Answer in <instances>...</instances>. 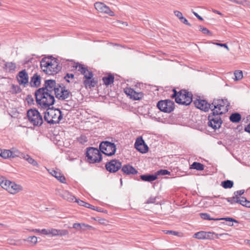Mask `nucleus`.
<instances>
[{
  "mask_svg": "<svg viewBox=\"0 0 250 250\" xmlns=\"http://www.w3.org/2000/svg\"><path fill=\"white\" fill-rule=\"evenodd\" d=\"M54 95L53 93L43 91V89H37L35 93L37 104L42 108H49V106L55 103Z\"/></svg>",
  "mask_w": 250,
  "mask_h": 250,
  "instance_id": "f257e3e1",
  "label": "nucleus"
},
{
  "mask_svg": "<svg viewBox=\"0 0 250 250\" xmlns=\"http://www.w3.org/2000/svg\"><path fill=\"white\" fill-rule=\"evenodd\" d=\"M40 65L42 70L48 75L55 74L62 69L58 60L54 58L53 59L50 58H43L41 61Z\"/></svg>",
  "mask_w": 250,
  "mask_h": 250,
  "instance_id": "f03ea898",
  "label": "nucleus"
},
{
  "mask_svg": "<svg viewBox=\"0 0 250 250\" xmlns=\"http://www.w3.org/2000/svg\"><path fill=\"white\" fill-rule=\"evenodd\" d=\"M62 117V113L60 109L52 107L47 108L44 112L43 119L48 124L54 125L59 124Z\"/></svg>",
  "mask_w": 250,
  "mask_h": 250,
  "instance_id": "7ed1b4c3",
  "label": "nucleus"
},
{
  "mask_svg": "<svg viewBox=\"0 0 250 250\" xmlns=\"http://www.w3.org/2000/svg\"><path fill=\"white\" fill-rule=\"evenodd\" d=\"M229 103L227 99H214L211 103V112L223 115L228 111Z\"/></svg>",
  "mask_w": 250,
  "mask_h": 250,
  "instance_id": "20e7f679",
  "label": "nucleus"
},
{
  "mask_svg": "<svg viewBox=\"0 0 250 250\" xmlns=\"http://www.w3.org/2000/svg\"><path fill=\"white\" fill-rule=\"evenodd\" d=\"M26 117L29 123L34 126H41L43 123L42 116L35 108L27 111Z\"/></svg>",
  "mask_w": 250,
  "mask_h": 250,
  "instance_id": "39448f33",
  "label": "nucleus"
},
{
  "mask_svg": "<svg viewBox=\"0 0 250 250\" xmlns=\"http://www.w3.org/2000/svg\"><path fill=\"white\" fill-rule=\"evenodd\" d=\"M86 161L90 164L99 163L102 159L100 151L96 148L89 147L86 148L85 153Z\"/></svg>",
  "mask_w": 250,
  "mask_h": 250,
  "instance_id": "423d86ee",
  "label": "nucleus"
},
{
  "mask_svg": "<svg viewBox=\"0 0 250 250\" xmlns=\"http://www.w3.org/2000/svg\"><path fill=\"white\" fill-rule=\"evenodd\" d=\"M59 87L56 89L54 95L57 99L61 101H64L72 103L71 92L66 89L65 87L58 84Z\"/></svg>",
  "mask_w": 250,
  "mask_h": 250,
  "instance_id": "0eeeda50",
  "label": "nucleus"
},
{
  "mask_svg": "<svg viewBox=\"0 0 250 250\" xmlns=\"http://www.w3.org/2000/svg\"><path fill=\"white\" fill-rule=\"evenodd\" d=\"M192 101V94L185 89L179 91V95L175 98V102L179 104L188 105Z\"/></svg>",
  "mask_w": 250,
  "mask_h": 250,
  "instance_id": "6e6552de",
  "label": "nucleus"
},
{
  "mask_svg": "<svg viewBox=\"0 0 250 250\" xmlns=\"http://www.w3.org/2000/svg\"><path fill=\"white\" fill-rule=\"evenodd\" d=\"M100 151L106 156L113 155L116 151V146L114 143L108 141L102 142L99 146Z\"/></svg>",
  "mask_w": 250,
  "mask_h": 250,
  "instance_id": "1a4fd4ad",
  "label": "nucleus"
},
{
  "mask_svg": "<svg viewBox=\"0 0 250 250\" xmlns=\"http://www.w3.org/2000/svg\"><path fill=\"white\" fill-rule=\"evenodd\" d=\"M220 115H222L211 112L208 116V126L215 130L219 128L223 122Z\"/></svg>",
  "mask_w": 250,
  "mask_h": 250,
  "instance_id": "9d476101",
  "label": "nucleus"
},
{
  "mask_svg": "<svg viewBox=\"0 0 250 250\" xmlns=\"http://www.w3.org/2000/svg\"><path fill=\"white\" fill-rule=\"evenodd\" d=\"M174 105V103L169 99L161 100L157 104V107L160 111L168 113L173 111Z\"/></svg>",
  "mask_w": 250,
  "mask_h": 250,
  "instance_id": "9b49d317",
  "label": "nucleus"
},
{
  "mask_svg": "<svg viewBox=\"0 0 250 250\" xmlns=\"http://www.w3.org/2000/svg\"><path fill=\"white\" fill-rule=\"evenodd\" d=\"M106 169L110 173H115L122 167V163L118 160L113 159L106 163Z\"/></svg>",
  "mask_w": 250,
  "mask_h": 250,
  "instance_id": "f8f14e48",
  "label": "nucleus"
},
{
  "mask_svg": "<svg viewBox=\"0 0 250 250\" xmlns=\"http://www.w3.org/2000/svg\"><path fill=\"white\" fill-rule=\"evenodd\" d=\"M59 87L56 81L53 80H47L45 81L43 86L39 89H43V91L48 92L50 93L55 94L56 89Z\"/></svg>",
  "mask_w": 250,
  "mask_h": 250,
  "instance_id": "ddd939ff",
  "label": "nucleus"
},
{
  "mask_svg": "<svg viewBox=\"0 0 250 250\" xmlns=\"http://www.w3.org/2000/svg\"><path fill=\"white\" fill-rule=\"evenodd\" d=\"M95 9L101 13L108 14L110 16H114V13L111 11L110 8L101 2H96L94 4Z\"/></svg>",
  "mask_w": 250,
  "mask_h": 250,
  "instance_id": "4468645a",
  "label": "nucleus"
},
{
  "mask_svg": "<svg viewBox=\"0 0 250 250\" xmlns=\"http://www.w3.org/2000/svg\"><path fill=\"white\" fill-rule=\"evenodd\" d=\"M76 69H78V70L84 76V78L85 80L91 79L93 77V74L91 71H89L87 69V67H84L83 65L80 64L79 63H76L73 66Z\"/></svg>",
  "mask_w": 250,
  "mask_h": 250,
  "instance_id": "2eb2a0df",
  "label": "nucleus"
},
{
  "mask_svg": "<svg viewBox=\"0 0 250 250\" xmlns=\"http://www.w3.org/2000/svg\"><path fill=\"white\" fill-rule=\"evenodd\" d=\"M19 83L25 87L29 83V76L25 69L20 71L17 76Z\"/></svg>",
  "mask_w": 250,
  "mask_h": 250,
  "instance_id": "dca6fc26",
  "label": "nucleus"
},
{
  "mask_svg": "<svg viewBox=\"0 0 250 250\" xmlns=\"http://www.w3.org/2000/svg\"><path fill=\"white\" fill-rule=\"evenodd\" d=\"M194 104L196 107L205 112L208 111L211 108V104L205 100L197 99L194 101Z\"/></svg>",
  "mask_w": 250,
  "mask_h": 250,
  "instance_id": "f3484780",
  "label": "nucleus"
},
{
  "mask_svg": "<svg viewBox=\"0 0 250 250\" xmlns=\"http://www.w3.org/2000/svg\"><path fill=\"white\" fill-rule=\"evenodd\" d=\"M134 146L135 148L142 153H145L148 150V147L145 144L142 137L137 138Z\"/></svg>",
  "mask_w": 250,
  "mask_h": 250,
  "instance_id": "a211bd4d",
  "label": "nucleus"
},
{
  "mask_svg": "<svg viewBox=\"0 0 250 250\" xmlns=\"http://www.w3.org/2000/svg\"><path fill=\"white\" fill-rule=\"evenodd\" d=\"M134 146L135 148L142 153H145L148 150V147L145 144L142 137L137 138Z\"/></svg>",
  "mask_w": 250,
  "mask_h": 250,
  "instance_id": "6ab92c4d",
  "label": "nucleus"
},
{
  "mask_svg": "<svg viewBox=\"0 0 250 250\" xmlns=\"http://www.w3.org/2000/svg\"><path fill=\"white\" fill-rule=\"evenodd\" d=\"M124 91L126 95L134 100H140L143 98L144 95L142 92H137L131 88H126L125 89Z\"/></svg>",
  "mask_w": 250,
  "mask_h": 250,
  "instance_id": "aec40b11",
  "label": "nucleus"
},
{
  "mask_svg": "<svg viewBox=\"0 0 250 250\" xmlns=\"http://www.w3.org/2000/svg\"><path fill=\"white\" fill-rule=\"evenodd\" d=\"M122 171L126 175L136 174L138 171L131 165L129 164L125 165L121 167Z\"/></svg>",
  "mask_w": 250,
  "mask_h": 250,
  "instance_id": "412c9836",
  "label": "nucleus"
},
{
  "mask_svg": "<svg viewBox=\"0 0 250 250\" xmlns=\"http://www.w3.org/2000/svg\"><path fill=\"white\" fill-rule=\"evenodd\" d=\"M41 78L37 73L34 74L31 78L30 85L32 87H38L41 84Z\"/></svg>",
  "mask_w": 250,
  "mask_h": 250,
  "instance_id": "4be33fe9",
  "label": "nucleus"
},
{
  "mask_svg": "<svg viewBox=\"0 0 250 250\" xmlns=\"http://www.w3.org/2000/svg\"><path fill=\"white\" fill-rule=\"evenodd\" d=\"M22 190L21 186L11 182L10 187L8 188L7 191L11 194H16Z\"/></svg>",
  "mask_w": 250,
  "mask_h": 250,
  "instance_id": "5701e85b",
  "label": "nucleus"
},
{
  "mask_svg": "<svg viewBox=\"0 0 250 250\" xmlns=\"http://www.w3.org/2000/svg\"><path fill=\"white\" fill-rule=\"evenodd\" d=\"M67 234V231L66 230L50 229H48V235H50L53 236L58 235L63 236Z\"/></svg>",
  "mask_w": 250,
  "mask_h": 250,
  "instance_id": "b1692460",
  "label": "nucleus"
},
{
  "mask_svg": "<svg viewBox=\"0 0 250 250\" xmlns=\"http://www.w3.org/2000/svg\"><path fill=\"white\" fill-rule=\"evenodd\" d=\"M50 173L61 183H64L65 182V177L58 170L52 169Z\"/></svg>",
  "mask_w": 250,
  "mask_h": 250,
  "instance_id": "393cba45",
  "label": "nucleus"
},
{
  "mask_svg": "<svg viewBox=\"0 0 250 250\" xmlns=\"http://www.w3.org/2000/svg\"><path fill=\"white\" fill-rule=\"evenodd\" d=\"M140 179L143 181L151 182L157 179V177L155 174H144L140 176Z\"/></svg>",
  "mask_w": 250,
  "mask_h": 250,
  "instance_id": "a878e982",
  "label": "nucleus"
},
{
  "mask_svg": "<svg viewBox=\"0 0 250 250\" xmlns=\"http://www.w3.org/2000/svg\"><path fill=\"white\" fill-rule=\"evenodd\" d=\"M60 195L64 199L70 202H73L74 200L76 198L74 196L72 195L69 192L66 190L62 191Z\"/></svg>",
  "mask_w": 250,
  "mask_h": 250,
  "instance_id": "bb28decb",
  "label": "nucleus"
},
{
  "mask_svg": "<svg viewBox=\"0 0 250 250\" xmlns=\"http://www.w3.org/2000/svg\"><path fill=\"white\" fill-rule=\"evenodd\" d=\"M83 84L86 88H91L95 86L97 83V81L94 78H91V79H87L83 81Z\"/></svg>",
  "mask_w": 250,
  "mask_h": 250,
  "instance_id": "cd10ccee",
  "label": "nucleus"
},
{
  "mask_svg": "<svg viewBox=\"0 0 250 250\" xmlns=\"http://www.w3.org/2000/svg\"><path fill=\"white\" fill-rule=\"evenodd\" d=\"M21 158L25 160L27 162H28L29 164L32 165L33 166H35L38 167L39 166L37 162L28 154L24 153Z\"/></svg>",
  "mask_w": 250,
  "mask_h": 250,
  "instance_id": "c85d7f7f",
  "label": "nucleus"
},
{
  "mask_svg": "<svg viewBox=\"0 0 250 250\" xmlns=\"http://www.w3.org/2000/svg\"><path fill=\"white\" fill-rule=\"evenodd\" d=\"M230 121L234 123H239L241 120V115L238 112L232 113L229 117Z\"/></svg>",
  "mask_w": 250,
  "mask_h": 250,
  "instance_id": "c756f323",
  "label": "nucleus"
},
{
  "mask_svg": "<svg viewBox=\"0 0 250 250\" xmlns=\"http://www.w3.org/2000/svg\"><path fill=\"white\" fill-rule=\"evenodd\" d=\"M0 186L2 188L7 190L8 188L10 186L11 181L6 179L3 177H0Z\"/></svg>",
  "mask_w": 250,
  "mask_h": 250,
  "instance_id": "7c9ffc66",
  "label": "nucleus"
},
{
  "mask_svg": "<svg viewBox=\"0 0 250 250\" xmlns=\"http://www.w3.org/2000/svg\"><path fill=\"white\" fill-rule=\"evenodd\" d=\"M104 84L106 85H109L113 83L114 80V77L112 75H109L107 77H104L102 78Z\"/></svg>",
  "mask_w": 250,
  "mask_h": 250,
  "instance_id": "2f4dec72",
  "label": "nucleus"
},
{
  "mask_svg": "<svg viewBox=\"0 0 250 250\" xmlns=\"http://www.w3.org/2000/svg\"><path fill=\"white\" fill-rule=\"evenodd\" d=\"M205 166L203 164L194 162L192 163V164L190 166V168L196 169L197 170H204Z\"/></svg>",
  "mask_w": 250,
  "mask_h": 250,
  "instance_id": "473e14b6",
  "label": "nucleus"
},
{
  "mask_svg": "<svg viewBox=\"0 0 250 250\" xmlns=\"http://www.w3.org/2000/svg\"><path fill=\"white\" fill-rule=\"evenodd\" d=\"M11 152V157L15 158V157H20L22 158L24 153L20 152L18 149L13 148L10 150Z\"/></svg>",
  "mask_w": 250,
  "mask_h": 250,
  "instance_id": "72a5a7b5",
  "label": "nucleus"
},
{
  "mask_svg": "<svg viewBox=\"0 0 250 250\" xmlns=\"http://www.w3.org/2000/svg\"><path fill=\"white\" fill-rule=\"evenodd\" d=\"M6 67L8 69V71L11 72L14 71L16 68V63L13 62H6L4 64V67Z\"/></svg>",
  "mask_w": 250,
  "mask_h": 250,
  "instance_id": "f704fd0d",
  "label": "nucleus"
},
{
  "mask_svg": "<svg viewBox=\"0 0 250 250\" xmlns=\"http://www.w3.org/2000/svg\"><path fill=\"white\" fill-rule=\"evenodd\" d=\"M221 186L224 188H230L233 186V182L232 181L227 180L221 182Z\"/></svg>",
  "mask_w": 250,
  "mask_h": 250,
  "instance_id": "c9c22d12",
  "label": "nucleus"
},
{
  "mask_svg": "<svg viewBox=\"0 0 250 250\" xmlns=\"http://www.w3.org/2000/svg\"><path fill=\"white\" fill-rule=\"evenodd\" d=\"M0 156L4 159L11 157V152L10 150L4 149L3 151L0 149Z\"/></svg>",
  "mask_w": 250,
  "mask_h": 250,
  "instance_id": "e433bc0d",
  "label": "nucleus"
},
{
  "mask_svg": "<svg viewBox=\"0 0 250 250\" xmlns=\"http://www.w3.org/2000/svg\"><path fill=\"white\" fill-rule=\"evenodd\" d=\"M206 231H201L195 233L193 237L198 239H205Z\"/></svg>",
  "mask_w": 250,
  "mask_h": 250,
  "instance_id": "4c0bfd02",
  "label": "nucleus"
},
{
  "mask_svg": "<svg viewBox=\"0 0 250 250\" xmlns=\"http://www.w3.org/2000/svg\"><path fill=\"white\" fill-rule=\"evenodd\" d=\"M200 216L204 220L217 221L215 220L216 218L210 217L209 214L207 213H200Z\"/></svg>",
  "mask_w": 250,
  "mask_h": 250,
  "instance_id": "58836bf2",
  "label": "nucleus"
},
{
  "mask_svg": "<svg viewBox=\"0 0 250 250\" xmlns=\"http://www.w3.org/2000/svg\"><path fill=\"white\" fill-rule=\"evenodd\" d=\"M11 91L12 93L17 94L20 93L21 91V89L20 86L18 85L12 84Z\"/></svg>",
  "mask_w": 250,
  "mask_h": 250,
  "instance_id": "ea45409f",
  "label": "nucleus"
},
{
  "mask_svg": "<svg viewBox=\"0 0 250 250\" xmlns=\"http://www.w3.org/2000/svg\"><path fill=\"white\" fill-rule=\"evenodd\" d=\"M155 175H170V172L167 169H160L158 170L155 173Z\"/></svg>",
  "mask_w": 250,
  "mask_h": 250,
  "instance_id": "a19ab883",
  "label": "nucleus"
},
{
  "mask_svg": "<svg viewBox=\"0 0 250 250\" xmlns=\"http://www.w3.org/2000/svg\"><path fill=\"white\" fill-rule=\"evenodd\" d=\"M235 80L236 81L240 80L243 78V73L241 70H237L234 72Z\"/></svg>",
  "mask_w": 250,
  "mask_h": 250,
  "instance_id": "79ce46f5",
  "label": "nucleus"
},
{
  "mask_svg": "<svg viewBox=\"0 0 250 250\" xmlns=\"http://www.w3.org/2000/svg\"><path fill=\"white\" fill-rule=\"evenodd\" d=\"M238 197L236 196H234L232 197H229L226 198L227 201L230 203L231 204H233L234 203H238Z\"/></svg>",
  "mask_w": 250,
  "mask_h": 250,
  "instance_id": "37998d69",
  "label": "nucleus"
},
{
  "mask_svg": "<svg viewBox=\"0 0 250 250\" xmlns=\"http://www.w3.org/2000/svg\"><path fill=\"white\" fill-rule=\"evenodd\" d=\"M214 235H215L216 236H218V234H215L214 232H206V231L205 239H213ZM217 238H218V236H217Z\"/></svg>",
  "mask_w": 250,
  "mask_h": 250,
  "instance_id": "c03bdc74",
  "label": "nucleus"
},
{
  "mask_svg": "<svg viewBox=\"0 0 250 250\" xmlns=\"http://www.w3.org/2000/svg\"><path fill=\"white\" fill-rule=\"evenodd\" d=\"M78 141L82 144H84L87 142V137L85 135H81L78 138Z\"/></svg>",
  "mask_w": 250,
  "mask_h": 250,
  "instance_id": "a18cd8bd",
  "label": "nucleus"
},
{
  "mask_svg": "<svg viewBox=\"0 0 250 250\" xmlns=\"http://www.w3.org/2000/svg\"><path fill=\"white\" fill-rule=\"evenodd\" d=\"M28 242H30L33 245H35L37 243V237L35 236H30L26 240Z\"/></svg>",
  "mask_w": 250,
  "mask_h": 250,
  "instance_id": "49530a36",
  "label": "nucleus"
},
{
  "mask_svg": "<svg viewBox=\"0 0 250 250\" xmlns=\"http://www.w3.org/2000/svg\"><path fill=\"white\" fill-rule=\"evenodd\" d=\"M247 202V199L244 197H238V203L244 207L245 204Z\"/></svg>",
  "mask_w": 250,
  "mask_h": 250,
  "instance_id": "de8ad7c7",
  "label": "nucleus"
},
{
  "mask_svg": "<svg viewBox=\"0 0 250 250\" xmlns=\"http://www.w3.org/2000/svg\"><path fill=\"white\" fill-rule=\"evenodd\" d=\"M215 220H226V221H230V222H237V221L232 218H230V217H224V218H216Z\"/></svg>",
  "mask_w": 250,
  "mask_h": 250,
  "instance_id": "09e8293b",
  "label": "nucleus"
},
{
  "mask_svg": "<svg viewBox=\"0 0 250 250\" xmlns=\"http://www.w3.org/2000/svg\"><path fill=\"white\" fill-rule=\"evenodd\" d=\"M199 30L204 34H209L210 33V32L207 28L202 27V26H199Z\"/></svg>",
  "mask_w": 250,
  "mask_h": 250,
  "instance_id": "8fccbe9b",
  "label": "nucleus"
},
{
  "mask_svg": "<svg viewBox=\"0 0 250 250\" xmlns=\"http://www.w3.org/2000/svg\"><path fill=\"white\" fill-rule=\"evenodd\" d=\"M244 192H245V190H244V189L237 190L234 192V195L236 196V197H239V196H241L242 194H243L244 193Z\"/></svg>",
  "mask_w": 250,
  "mask_h": 250,
  "instance_id": "3c124183",
  "label": "nucleus"
},
{
  "mask_svg": "<svg viewBox=\"0 0 250 250\" xmlns=\"http://www.w3.org/2000/svg\"><path fill=\"white\" fill-rule=\"evenodd\" d=\"M74 77V74H69V73H67L65 76L64 77V79L66 80V82H67L68 83H69L70 81L69 80V79L70 78H71V79H73Z\"/></svg>",
  "mask_w": 250,
  "mask_h": 250,
  "instance_id": "603ef678",
  "label": "nucleus"
},
{
  "mask_svg": "<svg viewBox=\"0 0 250 250\" xmlns=\"http://www.w3.org/2000/svg\"><path fill=\"white\" fill-rule=\"evenodd\" d=\"M174 13L180 20L183 17L182 13L179 11H174Z\"/></svg>",
  "mask_w": 250,
  "mask_h": 250,
  "instance_id": "864d4df0",
  "label": "nucleus"
},
{
  "mask_svg": "<svg viewBox=\"0 0 250 250\" xmlns=\"http://www.w3.org/2000/svg\"><path fill=\"white\" fill-rule=\"evenodd\" d=\"M156 197H150L149 199H147L146 202V204H151V203H154L156 201Z\"/></svg>",
  "mask_w": 250,
  "mask_h": 250,
  "instance_id": "5fc2aeb1",
  "label": "nucleus"
},
{
  "mask_svg": "<svg viewBox=\"0 0 250 250\" xmlns=\"http://www.w3.org/2000/svg\"><path fill=\"white\" fill-rule=\"evenodd\" d=\"M164 232L166 234H172L174 235H177L178 233L177 231H173V230H164Z\"/></svg>",
  "mask_w": 250,
  "mask_h": 250,
  "instance_id": "6e6d98bb",
  "label": "nucleus"
},
{
  "mask_svg": "<svg viewBox=\"0 0 250 250\" xmlns=\"http://www.w3.org/2000/svg\"><path fill=\"white\" fill-rule=\"evenodd\" d=\"M75 202H77L80 206H83L85 207V204H86V202L80 200V199H77L75 198Z\"/></svg>",
  "mask_w": 250,
  "mask_h": 250,
  "instance_id": "4d7b16f0",
  "label": "nucleus"
},
{
  "mask_svg": "<svg viewBox=\"0 0 250 250\" xmlns=\"http://www.w3.org/2000/svg\"><path fill=\"white\" fill-rule=\"evenodd\" d=\"M180 21L185 24L191 26V24L189 23L188 20L184 17L180 20Z\"/></svg>",
  "mask_w": 250,
  "mask_h": 250,
  "instance_id": "13d9d810",
  "label": "nucleus"
},
{
  "mask_svg": "<svg viewBox=\"0 0 250 250\" xmlns=\"http://www.w3.org/2000/svg\"><path fill=\"white\" fill-rule=\"evenodd\" d=\"M214 44L221 47H225L228 51L229 50V48L227 46L226 43H213Z\"/></svg>",
  "mask_w": 250,
  "mask_h": 250,
  "instance_id": "bf43d9fd",
  "label": "nucleus"
},
{
  "mask_svg": "<svg viewBox=\"0 0 250 250\" xmlns=\"http://www.w3.org/2000/svg\"><path fill=\"white\" fill-rule=\"evenodd\" d=\"M173 92V94H172V95L171 96V97L172 98H176V97L178 96V95H179V92H177L175 89H173L172 90Z\"/></svg>",
  "mask_w": 250,
  "mask_h": 250,
  "instance_id": "052dcab7",
  "label": "nucleus"
},
{
  "mask_svg": "<svg viewBox=\"0 0 250 250\" xmlns=\"http://www.w3.org/2000/svg\"><path fill=\"white\" fill-rule=\"evenodd\" d=\"M85 207L89 208H91L93 210H96V207L93 205H91V204L86 203V204H85Z\"/></svg>",
  "mask_w": 250,
  "mask_h": 250,
  "instance_id": "680f3d73",
  "label": "nucleus"
},
{
  "mask_svg": "<svg viewBox=\"0 0 250 250\" xmlns=\"http://www.w3.org/2000/svg\"><path fill=\"white\" fill-rule=\"evenodd\" d=\"M81 225L80 223H74L73 225V228L76 229H81Z\"/></svg>",
  "mask_w": 250,
  "mask_h": 250,
  "instance_id": "e2e57ef3",
  "label": "nucleus"
},
{
  "mask_svg": "<svg viewBox=\"0 0 250 250\" xmlns=\"http://www.w3.org/2000/svg\"><path fill=\"white\" fill-rule=\"evenodd\" d=\"M80 225H81V229H83L84 228L89 229L91 227L90 226H89L88 225H86L84 223H80Z\"/></svg>",
  "mask_w": 250,
  "mask_h": 250,
  "instance_id": "0e129e2a",
  "label": "nucleus"
},
{
  "mask_svg": "<svg viewBox=\"0 0 250 250\" xmlns=\"http://www.w3.org/2000/svg\"><path fill=\"white\" fill-rule=\"evenodd\" d=\"M27 100L28 103H33L34 101L33 98H32L31 95H28L27 97Z\"/></svg>",
  "mask_w": 250,
  "mask_h": 250,
  "instance_id": "69168bd1",
  "label": "nucleus"
},
{
  "mask_svg": "<svg viewBox=\"0 0 250 250\" xmlns=\"http://www.w3.org/2000/svg\"><path fill=\"white\" fill-rule=\"evenodd\" d=\"M48 229H43L41 230V233L44 235H48Z\"/></svg>",
  "mask_w": 250,
  "mask_h": 250,
  "instance_id": "338daca9",
  "label": "nucleus"
},
{
  "mask_svg": "<svg viewBox=\"0 0 250 250\" xmlns=\"http://www.w3.org/2000/svg\"><path fill=\"white\" fill-rule=\"evenodd\" d=\"M245 131L250 133V124L245 127Z\"/></svg>",
  "mask_w": 250,
  "mask_h": 250,
  "instance_id": "774afa93",
  "label": "nucleus"
}]
</instances>
